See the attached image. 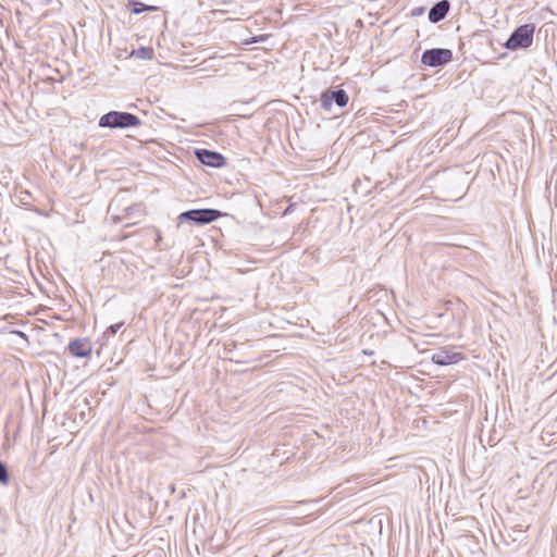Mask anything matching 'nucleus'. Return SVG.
<instances>
[{
    "mask_svg": "<svg viewBox=\"0 0 557 557\" xmlns=\"http://www.w3.org/2000/svg\"><path fill=\"white\" fill-rule=\"evenodd\" d=\"M101 128H131L141 125V120L133 113L123 111H109L98 122Z\"/></svg>",
    "mask_w": 557,
    "mask_h": 557,
    "instance_id": "f257e3e1",
    "label": "nucleus"
},
{
    "mask_svg": "<svg viewBox=\"0 0 557 557\" xmlns=\"http://www.w3.org/2000/svg\"><path fill=\"white\" fill-rule=\"evenodd\" d=\"M225 214L226 213H223L218 209L211 208L187 210L177 216V227L186 222L195 225H206L216 221L219 218Z\"/></svg>",
    "mask_w": 557,
    "mask_h": 557,
    "instance_id": "f03ea898",
    "label": "nucleus"
},
{
    "mask_svg": "<svg viewBox=\"0 0 557 557\" xmlns=\"http://www.w3.org/2000/svg\"><path fill=\"white\" fill-rule=\"evenodd\" d=\"M535 32L534 24H523L518 26L505 42V48L511 51L528 49L533 44Z\"/></svg>",
    "mask_w": 557,
    "mask_h": 557,
    "instance_id": "7ed1b4c3",
    "label": "nucleus"
},
{
    "mask_svg": "<svg viewBox=\"0 0 557 557\" xmlns=\"http://www.w3.org/2000/svg\"><path fill=\"white\" fill-rule=\"evenodd\" d=\"M349 101V96L343 88H329L321 92L320 96V106L323 111L331 113L333 111V107H337L339 109L347 106Z\"/></svg>",
    "mask_w": 557,
    "mask_h": 557,
    "instance_id": "20e7f679",
    "label": "nucleus"
},
{
    "mask_svg": "<svg viewBox=\"0 0 557 557\" xmlns=\"http://www.w3.org/2000/svg\"><path fill=\"white\" fill-rule=\"evenodd\" d=\"M453 61V51L447 48H431L423 51L421 63L430 67H443Z\"/></svg>",
    "mask_w": 557,
    "mask_h": 557,
    "instance_id": "39448f33",
    "label": "nucleus"
},
{
    "mask_svg": "<svg viewBox=\"0 0 557 557\" xmlns=\"http://www.w3.org/2000/svg\"><path fill=\"white\" fill-rule=\"evenodd\" d=\"M194 153L203 165L219 169L226 164V158L218 151L201 148L196 149Z\"/></svg>",
    "mask_w": 557,
    "mask_h": 557,
    "instance_id": "423d86ee",
    "label": "nucleus"
},
{
    "mask_svg": "<svg viewBox=\"0 0 557 557\" xmlns=\"http://www.w3.org/2000/svg\"><path fill=\"white\" fill-rule=\"evenodd\" d=\"M69 352L76 358L89 357L92 346L88 338H74L67 345Z\"/></svg>",
    "mask_w": 557,
    "mask_h": 557,
    "instance_id": "0eeeda50",
    "label": "nucleus"
},
{
    "mask_svg": "<svg viewBox=\"0 0 557 557\" xmlns=\"http://www.w3.org/2000/svg\"><path fill=\"white\" fill-rule=\"evenodd\" d=\"M463 359L462 354L446 348H441L432 355V362L438 366H449Z\"/></svg>",
    "mask_w": 557,
    "mask_h": 557,
    "instance_id": "6e6552de",
    "label": "nucleus"
},
{
    "mask_svg": "<svg viewBox=\"0 0 557 557\" xmlns=\"http://www.w3.org/2000/svg\"><path fill=\"white\" fill-rule=\"evenodd\" d=\"M450 10V2L448 0L437 1L429 11V21L431 23H438L443 21Z\"/></svg>",
    "mask_w": 557,
    "mask_h": 557,
    "instance_id": "1a4fd4ad",
    "label": "nucleus"
},
{
    "mask_svg": "<svg viewBox=\"0 0 557 557\" xmlns=\"http://www.w3.org/2000/svg\"><path fill=\"white\" fill-rule=\"evenodd\" d=\"M126 8L133 14H140L144 12H156L159 10V7L157 5L145 4L138 0H128Z\"/></svg>",
    "mask_w": 557,
    "mask_h": 557,
    "instance_id": "9d476101",
    "label": "nucleus"
},
{
    "mask_svg": "<svg viewBox=\"0 0 557 557\" xmlns=\"http://www.w3.org/2000/svg\"><path fill=\"white\" fill-rule=\"evenodd\" d=\"M131 55L140 60H150L153 57V49L150 47H139L133 50Z\"/></svg>",
    "mask_w": 557,
    "mask_h": 557,
    "instance_id": "9b49d317",
    "label": "nucleus"
},
{
    "mask_svg": "<svg viewBox=\"0 0 557 557\" xmlns=\"http://www.w3.org/2000/svg\"><path fill=\"white\" fill-rule=\"evenodd\" d=\"M10 482V475L7 465L0 460V483L8 485Z\"/></svg>",
    "mask_w": 557,
    "mask_h": 557,
    "instance_id": "f8f14e48",
    "label": "nucleus"
},
{
    "mask_svg": "<svg viewBox=\"0 0 557 557\" xmlns=\"http://www.w3.org/2000/svg\"><path fill=\"white\" fill-rule=\"evenodd\" d=\"M124 325V322H119L115 324L110 325L107 331L104 332V335L114 336L120 329Z\"/></svg>",
    "mask_w": 557,
    "mask_h": 557,
    "instance_id": "ddd939ff",
    "label": "nucleus"
},
{
    "mask_svg": "<svg viewBox=\"0 0 557 557\" xmlns=\"http://www.w3.org/2000/svg\"><path fill=\"white\" fill-rule=\"evenodd\" d=\"M423 12H424V8L423 7H418V8H414L412 10L411 14L413 16H418V15H421Z\"/></svg>",
    "mask_w": 557,
    "mask_h": 557,
    "instance_id": "4468645a",
    "label": "nucleus"
},
{
    "mask_svg": "<svg viewBox=\"0 0 557 557\" xmlns=\"http://www.w3.org/2000/svg\"><path fill=\"white\" fill-rule=\"evenodd\" d=\"M293 207H294L293 205H289V206L284 210V213H283V214H284V215H286V214L292 213V212H293Z\"/></svg>",
    "mask_w": 557,
    "mask_h": 557,
    "instance_id": "2eb2a0df",
    "label": "nucleus"
},
{
    "mask_svg": "<svg viewBox=\"0 0 557 557\" xmlns=\"http://www.w3.org/2000/svg\"><path fill=\"white\" fill-rule=\"evenodd\" d=\"M261 40H262V37L253 38V39H252V42H258V41H261Z\"/></svg>",
    "mask_w": 557,
    "mask_h": 557,
    "instance_id": "dca6fc26",
    "label": "nucleus"
},
{
    "mask_svg": "<svg viewBox=\"0 0 557 557\" xmlns=\"http://www.w3.org/2000/svg\"><path fill=\"white\" fill-rule=\"evenodd\" d=\"M133 210V208H127L126 209V214L128 215L129 214V211Z\"/></svg>",
    "mask_w": 557,
    "mask_h": 557,
    "instance_id": "f3484780",
    "label": "nucleus"
},
{
    "mask_svg": "<svg viewBox=\"0 0 557 557\" xmlns=\"http://www.w3.org/2000/svg\"><path fill=\"white\" fill-rule=\"evenodd\" d=\"M159 240H161L160 234H158V236H157V242H159Z\"/></svg>",
    "mask_w": 557,
    "mask_h": 557,
    "instance_id": "a211bd4d",
    "label": "nucleus"
}]
</instances>
